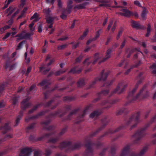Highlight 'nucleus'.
<instances>
[{"instance_id": "obj_1", "label": "nucleus", "mask_w": 156, "mask_h": 156, "mask_svg": "<svg viewBox=\"0 0 156 156\" xmlns=\"http://www.w3.org/2000/svg\"><path fill=\"white\" fill-rule=\"evenodd\" d=\"M140 112H138L136 113L133 115L129 118V119L126 120L125 125L120 126L114 130L111 129H109L104 134L101 135L98 139L96 142L93 143L92 142L91 138L95 136L101 130L104 129L109 122L108 120L106 117L102 119L101 120L102 125L95 132L90 133L89 136L86 139V143L85 146L86 147V149L84 152V154L86 156L92 155L93 150L92 147L96 146L97 148H98L102 146V144L99 141L101 138L104 136L113 134L121 130L126 129L129 125L133 123H134V124L131 126L130 129H132L135 127L137 124L140 122Z\"/></svg>"}, {"instance_id": "obj_2", "label": "nucleus", "mask_w": 156, "mask_h": 156, "mask_svg": "<svg viewBox=\"0 0 156 156\" xmlns=\"http://www.w3.org/2000/svg\"><path fill=\"white\" fill-rule=\"evenodd\" d=\"M143 73H140L137 76V78L139 79V80L137 82L135 87L129 93L127 97L129 101L126 104V105H127L133 102L139 98H140V99H144L149 96V93L146 89L147 85H146L143 86V88L136 96L134 95L138 88L139 84L141 83L143 81V79L141 77Z\"/></svg>"}, {"instance_id": "obj_3", "label": "nucleus", "mask_w": 156, "mask_h": 156, "mask_svg": "<svg viewBox=\"0 0 156 156\" xmlns=\"http://www.w3.org/2000/svg\"><path fill=\"white\" fill-rule=\"evenodd\" d=\"M83 146V144L80 142L76 143L74 145H73L70 142L64 141L60 143L58 147L54 145H51L50 146V147L51 148H56L58 147L61 150L65 148L66 152H68L74 149L79 148Z\"/></svg>"}, {"instance_id": "obj_4", "label": "nucleus", "mask_w": 156, "mask_h": 156, "mask_svg": "<svg viewBox=\"0 0 156 156\" xmlns=\"http://www.w3.org/2000/svg\"><path fill=\"white\" fill-rule=\"evenodd\" d=\"M66 113V112H63V111L61 109H59L53 113H51L48 115L45 116V118L47 120L43 122V124L46 125L49 124L51 121V118H54L56 116L59 117H61L65 115Z\"/></svg>"}, {"instance_id": "obj_5", "label": "nucleus", "mask_w": 156, "mask_h": 156, "mask_svg": "<svg viewBox=\"0 0 156 156\" xmlns=\"http://www.w3.org/2000/svg\"><path fill=\"white\" fill-rule=\"evenodd\" d=\"M109 73V72H107L104 73V70H102L100 74V78L95 79L92 82V83L89 86L88 89H89L94 87V85L98 81H105V80L107 79Z\"/></svg>"}, {"instance_id": "obj_6", "label": "nucleus", "mask_w": 156, "mask_h": 156, "mask_svg": "<svg viewBox=\"0 0 156 156\" xmlns=\"http://www.w3.org/2000/svg\"><path fill=\"white\" fill-rule=\"evenodd\" d=\"M119 44L115 43L113 44L112 47L108 49L106 51L105 57L103 58L101 61L99 62V63L100 64L102 62H104L107 60L108 59L110 58L111 55V53L115 51V49L118 46Z\"/></svg>"}, {"instance_id": "obj_7", "label": "nucleus", "mask_w": 156, "mask_h": 156, "mask_svg": "<svg viewBox=\"0 0 156 156\" xmlns=\"http://www.w3.org/2000/svg\"><path fill=\"white\" fill-rule=\"evenodd\" d=\"M93 105L91 104H90L88 105L83 111V113L81 114L80 115L77 117L76 119V121L75 122V123L78 124L83 121V118L86 114L87 112L89 109Z\"/></svg>"}, {"instance_id": "obj_8", "label": "nucleus", "mask_w": 156, "mask_h": 156, "mask_svg": "<svg viewBox=\"0 0 156 156\" xmlns=\"http://www.w3.org/2000/svg\"><path fill=\"white\" fill-rule=\"evenodd\" d=\"M127 86V84H124L122 82L119 83L116 89L111 93L109 97H111L112 94L116 93L120 94L125 90Z\"/></svg>"}, {"instance_id": "obj_9", "label": "nucleus", "mask_w": 156, "mask_h": 156, "mask_svg": "<svg viewBox=\"0 0 156 156\" xmlns=\"http://www.w3.org/2000/svg\"><path fill=\"white\" fill-rule=\"evenodd\" d=\"M119 101V100L118 99H115L112 100H106L103 101L101 103V105H106V106L105 107V108L108 109L111 107L113 105L116 104Z\"/></svg>"}, {"instance_id": "obj_10", "label": "nucleus", "mask_w": 156, "mask_h": 156, "mask_svg": "<svg viewBox=\"0 0 156 156\" xmlns=\"http://www.w3.org/2000/svg\"><path fill=\"white\" fill-rule=\"evenodd\" d=\"M30 99V97H28L25 99H24L21 102V108L23 111L31 106V103L28 102Z\"/></svg>"}, {"instance_id": "obj_11", "label": "nucleus", "mask_w": 156, "mask_h": 156, "mask_svg": "<svg viewBox=\"0 0 156 156\" xmlns=\"http://www.w3.org/2000/svg\"><path fill=\"white\" fill-rule=\"evenodd\" d=\"M109 92V90H103L101 91V92L98 93L97 95L98 97L94 99L92 101L93 103H95L100 100L101 98V96L103 95H107L108 94V93Z\"/></svg>"}, {"instance_id": "obj_12", "label": "nucleus", "mask_w": 156, "mask_h": 156, "mask_svg": "<svg viewBox=\"0 0 156 156\" xmlns=\"http://www.w3.org/2000/svg\"><path fill=\"white\" fill-rule=\"evenodd\" d=\"M32 151L31 148L25 147L21 151L20 153L19 156H29Z\"/></svg>"}, {"instance_id": "obj_13", "label": "nucleus", "mask_w": 156, "mask_h": 156, "mask_svg": "<svg viewBox=\"0 0 156 156\" xmlns=\"http://www.w3.org/2000/svg\"><path fill=\"white\" fill-rule=\"evenodd\" d=\"M10 122L6 123L4 126L0 127V130H2L3 134H5L10 130Z\"/></svg>"}, {"instance_id": "obj_14", "label": "nucleus", "mask_w": 156, "mask_h": 156, "mask_svg": "<svg viewBox=\"0 0 156 156\" xmlns=\"http://www.w3.org/2000/svg\"><path fill=\"white\" fill-rule=\"evenodd\" d=\"M79 110V108H76L73 110L71 112L69 113L68 115L63 119V121H65L66 120H70L73 115L75 114Z\"/></svg>"}, {"instance_id": "obj_15", "label": "nucleus", "mask_w": 156, "mask_h": 156, "mask_svg": "<svg viewBox=\"0 0 156 156\" xmlns=\"http://www.w3.org/2000/svg\"><path fill=\"white\" fill-rule=\"evenodd\" d=\"M147 149L148 147L145 146L139 154H137L135 152L132 153L129 156H143L144 153L147 151Z\"/></svg>"}, {"instance_id": "obj_16", "label": "nucleus", "mask_w": 156, "mask_h": 156, "mask_svg": "<svg viewBox=\"0 0 156 156\" xmlns=\"http://www.w3.org/2000/svg\"><path fill=\"white\" fill-rule=\"evenodd\" d=\"M130 22L131 26L133 28L136 29H142V27L140 24L139 22L136 21L132 20H130Z\"/></svg>"}, {"instance_id": "obj_17", "label": "nucleus", "mask_w": 156, "mask_h": 156, "mask_svg": "<svg viewBox=\"0 0 156 156\" xmlns=\"http://www.w3.org/2000/svg\"><path fill=\"white\" fill-rule=\"evenodd\" d=\"M55 133V132H51L49 133H45L42 136L38 137L37 138V140L39 141L44 139L48 138L49 137Z\"/></svg>"}, {"instance_id": "obj_18", "label": "nucleus", "mask_w": 156, "mask_h": 156, "mask_svg": "<svg viewBox=\"0 0 156 156\" xmlns=\"http://www.w3.org/2000/svg\"><path fill=\"white\" fill-rule=\"evenodd\" d=\"M129 147L127 146L122 150L120 156H128L129 154Z\"/></svg>"}, {"instance_id": "obj_19", "label": "nucleus", "mask_w": 156, "mask_h": 156, "mask_svg": "<svg viewBox=\"0 0 156 156\" xmlns=\"http://www.w3.org/2000/svg\"><path fill=\"white\" fill-rule=\"evenodd\" d=\"M78 67L77 66H75L72 68L69 72V73H72L73 74H79L82 71L83 69L80 68L79 69H78Z\"/></svg>"}, {"instance_id": "obj_20", "label": "nucleus", "mask_w": 156, "mask_h": 156, "mask_svg": "<svg viewBox=\"0 0 156 156\" xmlns=\"http://www.w3.org/2000/svg\"><path fill=\"white\" fill-rule=\"evenodd\" d=\"M121 11L124 12L125 16L126 17H129L131 16H133V13L131 12L129 10L127 9H124L122 8Z\"/></svg>"}, {"instance_id": "obj_21", "label": "nucleus", "mask_w": 156, "mask_h": 156, "mask_svg": "<svg viewBox=\"0 0 156 156\" xmlns=\"http://www.w3.org/2000/svg\"><path fill=\"white\" fill-rule=\"evenodd\" d=\"M23 116V111H21L19 112V114L17 117L16 120L15 121V126H17L19 123L20 120L22 118Z\"/></svg>"}, {"instance_id": "obj_22", "label": "nucleus", "mask_w": 156, "mask_h": 156, "mask_svg": "<svg viewBox=\"0 0 156 156\" xmlns=\"http://www.w3.org/2000/svg\"><path fill=\"white\" fill-rule=\"evenodd\" d=\"M77 87H82L85 84V80L83 78H80L77 83Z\"/></svg>"}, {"instance_id": "obj_23", "label": "nucleus", "mask_w": 156, "mask_h": 156, "mask_svg": "<svg viewBox=\"0 0 156 156\" xmlns=\"http://www.w3.org/2000/svg\"><path fill=\"white\" fill-rule=\"evenodd\" d=\"M76 97L75 96H66L64 97L63 99V101H71L75 100L76 99Z\"/></svg>"}, {"instance_id": "obj_24", "label": "nucleus", "mask_w": 156, "mask_h": 156, "mask_svg": "<svg viewBox=\"0 0 156 156\" xmlns=\"http://www.w3.org/2000/svg\"><path fill=\"white\" fill-rule=\"evenodd\" d=\"M101 114V112L98 110H96L93 112L90 115V118H94L96 116L97 117L100 115Z\"/></svg>"}, {"instance_id": "obj_25", "label": "nucleus", "mask_w": 156, "mask_h": 156, "mask_svg": "<svg viewBox=\"0 0 156 156\" xmlns=\"http://www.w3.org/2000/svg\"><path fill=\"white\" fill-rule=\"evenodd\" d=\"M89 2H86L81 4L79 5H76L75 7V8L78 9H85L86 8V6L89 4Z\"/></svg>"}, {"instance_id": "obj_26", "label": "nucleus", "mask_w": 156, "mask_h": 156, "mask_svg": "<svg viewBox=\"0 0 156 156\" xmlns=\"http://www.w3.org/2000/svg\"><path fill=\"white\" fill-rule=\"evenodd\" d=\"M16 8H13L12 6H9V7L6 9L5 10V12L6 13H9L8 15V16L11 15L12 13L16 10Z\"/></svg>"}, {"instance_id": "obj_27", "label": "nucleus", "mask_w": 156, "mask_h": 156, "mask_svg": "<svg viewBox=\"0 0 156 156\" xmlns=\"http://www.w3.org/2000/svg\"><path fill=\"white\" fill-rule=\"evenodd\" d=\"M34 34V33L33 32H30L26 33L24 34L22 37H21L20 39H30L31 36Z\"/></svg>"}, {"instance_id": "obj_28", "label": "nucleus", "mask_w": 156, "mask_h": 156, "mask_svg": "<svg viewBox=\"0 0 156 156\" xmlns=\"http://www.w3.org/2000/svg\"><path fill=\"white\" fill-rule=\"evenodd\" d=\"M42 105L43 104L42 103L38 104L35 105L28 112L29 114H30L33 113L34 111H36L39 106H42Z\"/></svg>"}, {"instance_id": "obj_29", "label": "nucleus", "mask_w": 156, "mask_h": 156, "mask_svg": "<svg viewBox=\"0 0 156 156\" xmlns=\"http://www.w3.org/2000/svg\"><path fill=\"white\" fill-rule=\"evenodd\" d=\"M59 138L58 136H57L55 138H51L49 139L48 141V142L55 143L59 140Z\"/></svg>"}, {"instance_id": "obj_30", "label": "nucleus", "mask_w": 156, "mask_h": 156, "mask_svg": "<svg viewBox=\"0 0 156 156\" xmlns=\"http://www.w3.org/2000/svg\"><path fill=\"white\" fill-rule=\"evenodd\" d=\"M43 122H42L41 123L42 124L44 125H45V126L44 127V128L45 129H46V130H53L55 128V126H49L48 127H47V126H48V124L47 125H46L44 124H43Z\"/></svg>"}, {"instance_id": "obj_31", "label": "nucleus", "mask_w": 156, "mask_h": 156, "mask_svg": "<svg viewBox=\"0 0 156 156\" xmlns=\"http://www.w3.org/2000/svg\"><path fill=\"white\" fill-rule=\"evenodd\" d=\"M102 29H99L98 31L96 32L95 36L93 38V40H96L99 37L100 34L102 33Z\"/></svg>"}, {"instance_id": "obj_32", "label": "nucleus", "mask_w": 156, "mask_h": 156, "mask_svg": "<svg viewBox=\"0 0 156 156\" xmlns=\"http://www.w3.org/2000/svg\"><path fill=\"white\" fill-rule=\"evenodd\" d=\"M54 19V17H50V16L46 17V22L48 24L53 23V21Z\"/></svg>"}, {"instance_id": "obj_33", "label": "nucleus", "mask_w": 156, "mask_h": 156, "mask_svg": "<svg viewBox=\"0 0 156 156\" xmlns=\"http://www.w3.org/2000/svg\"><path fill=\"white\" fill-rule=\"evenodd\" d=\"M147 12V11L146 8L144 7L141 14V16L143 19H145Z\"/></svg>"}, {"instance_id": "obj_34", "label": "nucleus", "mask_w": 156, "mask_h": 156, "mask_svg": "<svg viewBox=\"0 0 156 156\" xmlns=\"http://www.w3.org/2000/svg\"><path fill=\"white\" fill-rule=\"evenodd\" d=\"M43 12L46 15V17L49 16L51 15V11L49 8L44 9Z\"/></svg>"}, {"instance_id": "obj_35", "label": "nucleus", "mask_w": 156, "mask_h": 156, "mask_svg": "<svg viewBox=\"0 0 156 156\" xmlns=\"http://www.w3.org/2000/svg\"><path fill=\"white\" fill-rule=\"evenodd\" d=\"M36 124V123L35 122H33L31 123L29 126H28L26 128L27 132H28L29 130L33 129L34 128V127L35 126Z\"/></svg>"}, {"instance_id": "obj_36", "label": "nucleus", "mask_w": 156, "mask_h": 156, "mask_svg": "<svg viewBox=\"0 0 156 156\" xmlns=\"http://www.w3.org/2000/svg\"><path fill=\"white\" fill-rule=\"evenodd\" d=\"M100 59L99 54L96 53L94 54V60L92 63L93 65L95 64Z\"/></svg>"}, {"instance_id": "obj_37", "label": "nucleus", "mask_w": 156, "mask_h": 156, "mask_svg": "<svg viewBox=\"0 0 156 156\" xmlns=\"http://www.w3.org/2000/svg\"><path fill=\"white\" fill-rule=\"evenodd\" d=\"M151 30V26L150 24H149L147 25V32L145 35L146 37H148L149 36Z\"/></svg>"}, {"instance_id": "obj_38", "label": "nucleus", "mask_w": 156, "mask_h": 156, "mask_svg": "<svg viewBox=\"0 0 156 156\" xmlns=\"http://www.w3.org/2000/svg\"><path fill=\"white\" fill-rule=\"evenodd\" d=\"M137 50L136 48H132L131 49L129 48H128L126 49V53H128V52H129V53L131 54H132L133 53H134L135 51Z\"/></svg>"}, {"instance_id": "obj_39", "label": "nucleus", "mask_w": 156, "mask_h": 156, "mask_svg": "<svg viewBox=\"0 0 156 156\" xmlns=\"http://www.w3.org/2000/svg\"><path fill=\"white\" fill-rule=\"evenodd\" d=\"M45 115V112L43 111H42L37 114L34 115V117H35V119L38 118L40 116H42Z\"/></svg>"}, {"instance_id": "obj_40", "label": "nucleus", "mask_w": 156, "mask_h": 156, "mask_svg": "<svg viewBox=\"0 0 156 156\" xmlns=\"http://www.w3.org/2000/svg\"><path fill=\"white\" fill-rule=\"evenodd\" d=\"M123 30V29L122 27H121L119 29L118 33L116 37V39L117 40H118L120 38V37L122 35Z\"/></svg>"}, {"instance_id": "obj_41", "label": "nucleus", "mask_w": 156, "mask_h": 156, "mask_svg": "<svg viewBox=\"0 0 156 156\" xmlns=\"http://www.w3.org/2000/svg\"><path fill=\"white\" fill-rule=\"evenodd\" d=\"M25 42L26 41L25 40H24L20 42L17 46L16 50H18L21 49L22 48V46L25 43Z\"/></svg>"}, {"instance_id": "obj_42", "label": "nucleus", "mask_w": 156, "mask_h": 156, "mask_svg": "<svg viewBox=\"0 0 156 156\" xmlns=\"http://www.w3.org/2000/svg\"><path fill=\"white\" fill-rule=\"evenodd\" d=\"M34 19H35V21H37L39 20L38 19V15L37 13H35L31 17L30 19L31 20H33Z\"/></svg>"}, {"instance_id": "obj_43", "label": "nucleus", "mask_w": 156, "mask_h": 156, "mask_svg": "<svg viewBox=\"0 0 156 156\" xmlns=\"http://www.w3.org/2000/svg\"><path fill=\"white\" fill-rule=\"evenodd\" d=\"M24 33V31H23L21 33L17 34L15 36V37H18L17 39V41L23 39H20V38H21V37H23V36L24 34H23Z\"/></svg>"}, {"instance_id": "obj_44", "label": "nucleus", "mask_w": 156, "mask_h": 156, "mask_svg": "<svg viewBox=\"0 0 156 156\" xmlns=\"http://www.w3.org/2000/svg\"><path fill=\"white\" fill-rule=\"evenodd\" d=\"M48 83V81L47 80H44L38 84V86H41L46 85Z\"/></svg>"}, {"instance_id": "obj_45", "label": "nucleus", "mask_w": 156, "mask_h": 156, "mask_svg": "<svg viewBox=\"0 0 156 156\" xmlns=\"http://www.w3.org/2000/svg\"><path fill=\"white\" fill-rule=\"evenodd\" d=\"M12 135L11 134H8L4 139H0V144L4 141L6 140V138H10L12 137Z\"/></svg>"}, {"instance_id": "obj_46", "label": "nucleus", "mask_w": 156, "mask_h": 156, "mask_svg": "<svg viewBox=\"0 0 156 156\" xmlns=\"http://www.w3.org/2000/svg\"><path fill=\"white\" fill-rule=\"evenodd\" d=\"M66 71V70H59L56 72H55V74L56 76H58L60 75L61 74H62L64 73H65Z\"/></svg>"}, {"instance_id": "obj_47", "label": "nucleus", "mask_w": 156, "mask_h": 156, "mask_svg": "<svg viewBox=\"0 0 156 156\" xmlns=\"http://www.w3.org/2000/svg\"><path fill=\"white\" fill-rule=\"evenodd\" d=\"M125 110V109L124 108H122L119 110H118L116 112V115H121L124 112Z\"/></svg>"}, {"instance_id": "obj_48", "label": "nucleus", "mask_w": 156, "mask_h": 156, "mask_svg": "<svg viewBox=\"0 0 156 156\" xmlns=\"http://www.w3.org/2000/svg\"><path fill=\"white\" fill-rule=\"evenodd\" d=\"M18 98L17 97H14L12 98V103L13 105H16L18 103Z\"/></svg>"}, {"instance_id": "obj_49", "label": "nucleus", "mask_w": 156, "mask_h": 156, "mask_svg": "<svg viewBox=\"0 0 156 156\" xmlns=\"http://www.w3.org/2000/svg\"><path fill=\"white\" fill-rule=\"evenodd\" d=\"M113 80H111L110 82L105 83L103 85V87H106V88H108L112 83Z\"/></svg>"}, {"instance_id": "obj_50", "label": "nucleus", "mask_w": 156, "mask_h": 156, "mask_svg": "<svg viewBox=\"0 0 156 156\" xmlns=\"http://www.w3.org/2000/svg\"><path fill=\"white\" fill-rule=\"evenodd\" d=\"M55 101L54 98L50 100L49 102L47 103L44 105L45 107H48L52 103Z\"/></svg>"}, {"instance_id": "obj_51", "label": "nucleus", "mask_w": 156, "mask_h": 156, "mask_svg": "<svg viewBox=\"0 0 156 156\" xmlns=\"http://www.w3.org/2000/svg\"><path fill=\"white\" fill-rule=\"evenodd\" d=\"M67 45V44H65L61 45L58 46L57 47V49L58 50H62L66 48Z\"/></svg>"}, {"instance_id": "obj_52", "label": "nucleus", "mask_w": 156, "mask_h": 156, "mask_svg": "<svg viewBox=\"0 0 156 156\" xmlns=\"http://www.w3.org/2000/svg\"><path fill=\"white\" fill-rule=\"evenodd\" d=\"M67 127L66 126L65 128H63L61 131L59 133V136H62L67 131Z\"/></svg>"}, {"instance_id": "obj_53", "label": "nucleus", "mask_w": 156, "mask_h": 156, "mask_svg": "<svg viewBox=\"0 0 156 156\" xmlns=\"http://www.w3.org/2000/svg\"><path fill=\"white\" fill-rule=\"evenodd\" d=\"M51 151L49 148H48L45 150V154L46 156H49L51 153Z\"/></svg>"}, {"instance_id": "obj_54", "label": "nucleus", "mask_w": 156, "mask_h": 156, "mask_svg": "<svg viewBox=\"0 0 156 156\" xmlns=\"http://www.w3.org/2000/svg\"><path fill=\"white\" fill-rule=\"evenodd\" d=\"M60 17L63 20L66 19L67 18L66 13L63 11L60 16Z\"/></svg>"}, {"instance_id": "obj_55", "label": "nucleus", "mask_w": 156, "mask_h": 156, "mask_svg": "<svg viewBox=\"0 0 156 156\" xmlns=\"http://www.w3.org/2000/svg\"><path fill=\"white\" fill-rule=\"evenodd\" d=\"M88 32V30H86L85 31H84L83 33V35L80 36V37L79 38V39H83L84 37L87 35Z\"/></svg>"}, {"instance_id": "obj_56", "label": "nucleus", "mask_w": 156, "mask_h": 156, "mask_svg": "<svg viewBox=\"0 0 156 156\" xmlns=\"http://www.w3.org/2000/svg\"><path fill=\"white\" fill-rule=\"evenodd\" d=\"M89 59V58H87L83 62V64L84 65H85V64H87V66L90 65L91 64V62H88Z\"/></svg>"}, {"instance_id": "obj_57", "label": "nucleus", "mask_w": 156, "mask_h": 156, "mask_svg": "<svg viewBox=\"0 0 156 156\" xmlns=\"http://www.w3.org/2000/svg\"><path fill=\"white\" fill-rule=\"evenodd\" d=\"M151 68H152L154 69L152 72V73L153 74H156V63L153 64L151 66Z\"/></svg>"}, {"instance_id": "obj_58", "label": "nucleus", "mask_w": 156, "mask_h": 156, "mask_svg": "<svg viewBox=\"0 0 156 156\" xmlns=\"http://www.w3.org/2000/svg\"><path fill=\"white\" fill-rule=\"evenodd\" d=\"M116 149L115 147H112L111 148V153L113 156L115 155Z\"/></svg>"}, {"instance_id": "obj_59", "label": "nucleus", "mask_w": 156, "mask_h": 156, "mask_svg": "<svg viewBox=\"0 0 156 156\" xmlns=\"http://www.w3.org/2000/svg\"><path fill=\"white\" fill-rule=\"evenodd\" d=\"M41 154L40 150L35 151L34 154V156H41Z\"/></svg>"}, {"instance_id": "obj_60", "label": "nucleus", "mask_w": 156, "mask_h": 156, "mask_svg": "<svg viewBox=\"0 0 156 156\" xmlns=\"http://www.w3.org/2000/svg\"><path fill=\"white\" fill-rule=\"evenodd\" d=\"M83 56L82 55H80L78 58L75 59L76 63L80 62L81 60L82 59Z\"/></svg>"}, {"instance_id": "obj_61", "label": "nucleus", "mask_w": 156, "mask_h": 156, "mask_svg": "<svg viewBox=\"0 0 156 156\" xmlns=\"http://www.w3.org/2000/svg\"><path fill=\"white\" fill-rule=\"evenodd\" d=\"M113 20H111L110 22L108 24V27L107 29V30L108 31H109L110 30L111 27H112V26L113 24Z\"/></svg>"}, {"instance_id": "obj_62", "label": "nucleus", "mask_w": 156, "mask_h": 156, "mask_svg": "<svg viewBox=\"0 0 156 156\" xmlns=\"http://www.w3.org/2000/svg\"><path fill=\"white\" fill-rule=\"evenodd\" d=\"M5 85L4 83H2L0 86V93H1L4 90Z\"/></svg>"}, {"instance_id": "obj_63", "label": "nucleus", "mask_w": 156, "mask_h": 156, "mask_svg": "<svg viewBox=\"0 0 156 156\" xmlns=\"http://www.w3.org/2000/svg\"><path fill=\"white\" fill-rule=\"evenodd\" d=\"M155 34L153 38L151 39V41L152 42H156V24L155 25Z\"/></svg>"}, {"instance_id": "obj_64", "label": "nucleus", "mask_w": 156, "mask_h": 156, "mask_svg": "<svg viewBox=\"0 0 156 156\" xmlns=\"http://www.w3.org/2000/svg\"><path fill=\"white\" fill-rule=\"evenodd\" d=\"M34 115H33L30 117L26 118L25 119V122H28L31 119H35V117H34Z\"/></svg>"}]
</instances>
